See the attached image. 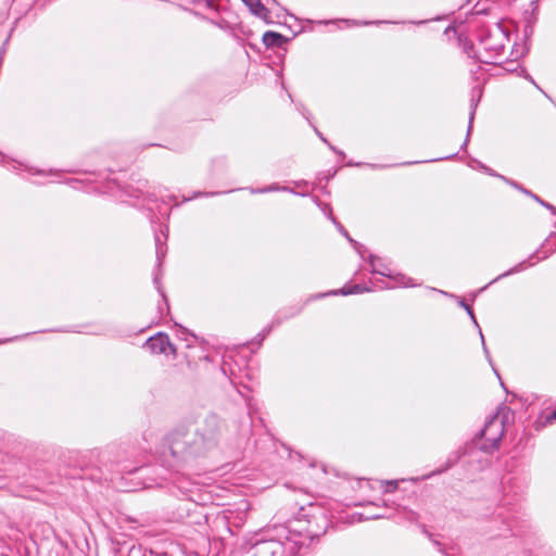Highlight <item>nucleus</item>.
<instances>
[{
	"label": "nucleus",
	"instance_id": "12",
	"mask_svg": "<svg viewBox=\"0 0 556 556\" xmlns=\"http://www.w3.org/2000/svg\"><path fill=\"white\" fill-rule=\"evenodd\" d=\"M463 49L469 56H475L473 54H471L473 51V43L471 41L465 40Z\"/></svg>",
	"mask_w": 556,
	"mask_h": 556
},
{
	"label": "nucleus",
	"instance_id": "26",
	"mask_svg": "<svg viewBox=\"0 0 556 556\" xmlns=\"http://www.w3.org/2000/svg\"><path fill=\"white\" fill-rule=\"evenodd\" d=\"M154 283H155V285H159L157 277H154Z\"/></svg>",
	"mask_w": 556,
	"mask_h": 556
},
{
	"label": "nucleus",
	"instance_id": "19",
	"mask_svg": "<svg viewBox=\"0 0 556 556\" xmlns=\"http://www.w3.org/2000/svg\"><path fill=\"white\" fill-rule=\"evenodd\" d=\"M374 271H375V273H378V274H380V275H382V276H389V274L383 273V271H379V270H376V269H374Z\"/></svg>",
	"mask_w": 556,
	"mask_h": 556
},
{
	"label": "nucleus",
	"instance_id": "22",
	"mask_svg": "<svg viewBox=\"0 0 556 556\" xmlns=\"http://www.w3.org/2000/svg\"><path fill=\"white\" fill-rule=\"evenodd\" d=\"M318 135H319V138H320L323 141L327 142V140L325 139V137H324L323 135H320V134H318Z\"/></svg>",
	"mask_w": 556,
	"mask_h": 556
},
{
	"label": "nucleus",
	"instance_id": "4",
	"mask_svg": "<svg viewBox=\"0 0 556 556\" xmlns=\"http://www.w3.org/2000/svg\"><path fill=\"white\" fill-rule=\"evenodd\" d=\"M252 556H277L282 553V545L275 540L261 541L251 548Z\"/></svg>",
	"mask_w": 556,
	"mask_h": 556
},
{
	"label": "nucleus",
	"instance_id": "27",
	"mask_svg": "<svg viewBox=\"0 0 556 556\" xmlns=\"http://www.w3.org/2000/svg\"><path fill=\"white\" fill-rule=\"evenodd\" d=\"M329 147H330V149H331V150H333V151H336V152H337V150L334 149V147H332V146H330V144H329Z\"/></svg>",
	"mask_w": 556,
	"mask_h": 556
},
{
	"label": "nucleus",
	"instance_id": "20",
	"mask_svg": "<svg viewBox=\"0 0 556 556\" xmlns=\"http://www.w3.org/2000/svg\"><path fill=\"white\" fill-rule=\"evenodd\" d=\"M157 290L162 294V298L165 300V294L161 291L160 287H157Z\"/></svg>",
	"mask_w": 556,
	"mask_h": 556
},
{
	"label": "nucleus",
	"instance_id": "16",
	"mask_svg": "<svg viewBox=\"0 0 556 556\" xmlns=\"http://www.w3.org/2000/svg\"><path fill=\"white\" fill-rule=\"evenodd\" d=\"M544 417H554L556 418V409L551 410L548 414H546Z\"/></svg>",
	"mask_w": 556,
	"mask_h": 556
},
{
	"label": "nucleus",
	"instance_id": "15",
	"mask_svg": "<svg viewBox=\"0 0 556 556\" xmlns=\"http://www.w3.org/2000/svg\"><path fill=\"white\" fill-rule=\"evenodd\" d=\"M155 244H156V257L160 261L162 252H161V240H160L159 236L155 237Z\"/></svg>",
	"mask_w": 556,
	"mask_h": 556
},
{
	"label": "nucleus",
	"instance_id": "8",
	"mask_svg": "<svg viewBox=\"0 0 556 556\" xmlns=\"http://www.w3.org/2000/svg\"><path fill=\"white\" fill-rule=\"evenodd\" d=\"M511 413L510 408L506 405H501L497 410L491 417H503L506 418Z\"/></svg>",
	"mask_w": 556,
	"mask_h": 556
},
{
	"label": "nucleus",
	"instance_id": "18",
	"mask_svg": "<svg viewBox=\"0 0 556 556\" xmlns=\"http://www.w3.org/2000/svg\"><path fill=\"white\" fill-rule=\"evenodd\" d=\"M480 338H481V340H482L483 346H485V345H484V338H483V334H482V332H481V331H480ZM484 351L488 353L486 348H484Z\"/></svg>",
	"mask_w": 556,
	"mask_h": 556
},
{
	"label": "nucleus",
	"instance_id": "7",
	"mask_svg": "<svg viewBox=\"0 0 556 556\" xmlns=\"http://www.w3.org/2000/svg\"><path fill=\"white\" fill-rule=\"evenodd\" d=\"M519 189L530 195L532 199H534L536 202H539L541 205H543L544 207H546L547 210H549L552 213L556 214V207L553 206L552 204L543 201L541 198H539L536 194L532 193L531 191L527 190V189H523L522 187H519Z\"/></svg>",
	"mask_w": 556,
	"mask_h": 556
},
{
	"label": "nucleus",
	"instance_id": "11",
	"mask_svg": "<svg viewBox=\"0 0 556 556\" xmlns=\"http://www.w3.org/2000/svg\"><path fill=\"white\" fill-rule=\"evenodd\" d=\"M459 305H460L462 307H464V308H465V312H467V313H468V315L470 316V318L472 319V321H473L476 325H478V324H477V320H476V317H475V314H473V311L471 309V307H470V306H469V305H468L464 300L459 301Z\"/></svg>",
	"mask_w": 556,
	"mask_h": 556
},
{
	"label": "nucleus",
	"instance_id": "13",
	"mask_svg": "<svg viewBox=\"0 0 556 556\" xmlns=\"http://www.w3.org/2000/svg\"><path fill=\"white\" fill-rule=\"evenodd\" d=\"M362 289L359 288V286L355 285L353 288H349V289H345L343 288L341 290V293L343 295H348V294H352V293H356V292H359Z\"/></svg>",
	"mask_w": 556,
	"mask_h": 556
},
{
	"label": "nucleus",
	"instance_id": "2",
	"mask_svg": "<svg viewBox=\"0 0 556 556\" xmlns=\"http://www.w3.org/2000/svg\"><path fill=\"white\" fill-rule=\"evenodd\" d=\"M143 346L153 354L166 353L167 349H170L172 353L176 352V348L170 343L168 336L164 332H159L150 337Z\"/></svg>",
	"mask_w": 556,
	"mask_h": 556
},
{
	"label": "nucleus",
	"instance_id": "10",
	"mask_svg": "<svg viewBox=\"0 0 556 556\" xmlns=\"http://www.w3.org/2000/svg\"><path fill=\"white\" fill-rule=\"evenodd\" d=\"M247 405L249 407V415L250 416L260 413V409H258L256 403L253 401V399H248L247 400Z\"/></svg>",
	"mask_w": 556,
	"mask_h": 556
},
{
	"label": "nucleus",
	"instance_id": "1",
	"mask_svg": "<svg viewBox=\"0 0 556 556\" xmlns=\"http://www.w3.org/2000/svg\"><path fill=\"white\" fill-rule=\"evenodd\" d=\"M503 37L504 35L500 28L496 29L495 34L490 30H485L480 35V45L486 52L500 55L505 48Z\"/></svg>",
	"mask_w": 556,
	"mask_h": 556
},
{
	"label": "nucleus",
	"instance_id": "5",
	"mask_svg": "<svg viewBox=\"0 0 556 556\" xmlns=\"http://www.w3.org/2000/svg\"><path fill=\"white\" fill-rule=\"evenodd\" d=\"M262 41L267 48H281L287 42V38L279 33L268 30L263 35Z\"/></svg>",
	"mask_w": 556,
	"mask_h": 556
},
{
	"label": "nucleus",
	"instance_id": "17",
	"mask_svg": "<svg viewBox=\"0 0 556 556\" xmlns=\"http://www.w3.org/2000/svg\"><path fill=\"white\" fill-rule=\"evenodd\" d=\"M345 237H346V238H348V240H349L350 242H352L354 245H357V242H356V241H354V240L349 236V233H348V232H345Z\"/></svg>",
	"mask_w": 556,
	"mask_h": 556
},
{
	"label": "nucleus",
	"instance_id": "14",
	"mask_svg": "<svg viewBox=\"0 0 556 556\" xmlns=\"http://www.w3.org/2000/svg\"><path fill=\"white\" fill-rule=\"evenodd\" d=\"M473 116H475V108L471 110L470 112V117H469V126H468V130H467V138L464 142V144H467V141H468V136L471 131V127H472V121H473Z\"/></svg>",
	"mask_w": 556,
	"mask_h": 556
},
{
	"label": "nucleus",
	"instance_id": "6",
	"mask_svg": "<svg viewBox=\"0 0 556 556\" xmlns=\"http://www.w3.org/2000/svg\"><path fill=\"white\" fill-rule=\"evenodd\" d=\"M242 2L249 7L251 12L257 16L265 15L267 10L261 0H242Z\"/></svg>",
	"mask_w": 556,
	"mask_h": 556
},
{
	"label": "nucleus",
	"instance_id": "25",
	"mask_svg": "<svg viewBox=\"0 0 556 556\" xmlns=\"http://www.w3.org/2000/svg\"><path fill=\"white\" fill-rule=\"evenodd\" d=\"M482 62L484 63H492L493 61H489V60H481Z\"/></svg>",
	"mask_w": 556,
	"mask_h": 556
},
{
	"label": "nucleus",
	"instance_id": "21",
	"mask_svg": "<svg viewBox=\"0 0 556 556\" xmlns=\"http://www.w3.org/2000/svg\"><path fill=\"white\" fill-rule=\"evenodd\" d=\"M375 258H376V257H375L374 255H370V263H371V265H374V260H375Z\"/></svg>",
	"mask_w": 556,
	"mask_h": 556
},
{
	"label": "nucleus",
	"instance_id": "23",
	"mask_svg": "<svg viewBox=\"0 0 556 556\" xmlns=\"http://www.w3.org/2000/svg\"><path fill=\"white\" fill-rule=\"evenodd\" d=\"M318 135H319V138H320L323 141L327 142V140L325 139V137H324L323 135H320V134H318Z\"/></svg>",
	"mask_w": 556,
	"mask_h": 556
},
{
	"label": "nucleus",
	"instance_id": "3",
	"mask_svg": "<svg viewBox=\"0 0 556 556\" xmlns=\"http://www.w3.org/2000/svg\"><path fill=\"white\" fill-rule=\"evenodd\" d=\"M504 433V419H489L481 431V437L490 444L495 445Z\"/></svg>",
	"mask_w": 556,
	"mask_h": 556
},
{
	"label": "nucleus",
	"instance_id": "9",
	"mask_svg": "<svg viewBox=\"0 0 556 556\" xmlns=\"http://www.w3.org/2000/svg\"><path fill=\"white\" fill-rule=\"evenodd\" d=\"M523 264H526L525 261L521 262L520 264H518L517 266L513 267L511 269L505 271L504 274L500 275L498 277H496L494 279V281H497V280H500L503 277H507V276H509V275H511L514 273H517V271L521 270L523 268Z\"/></svg>",
	"mask_w": 556,
	"mask_h": 556
},
{
	"label": "nucleus",
	"instance_id": "24",
	"mask_svg": "<svg viewBox=\"0 0 556 556\" xmlns=\"http://www.w3.org/2000/svg\"><path fill=\"white\" fill-rule=\"evenodd\" d=\"M318 135H319V138H320L323 141L327 142V140L325 139V137H324L323 135H320V134H318Z\"/></svg>",
	"mask_w": 556,
	"mask_h": 556
}]
</instances>
